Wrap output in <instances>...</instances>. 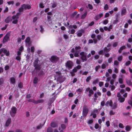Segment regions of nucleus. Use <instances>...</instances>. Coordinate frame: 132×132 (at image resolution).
Masks as SVG:
<instances>
[{
    "mask_svg": "<svg viewBox=\"0 0 132 132\" xmlns=\"http://www.w3.org/2000/svg\"><path fill=\"white\" fill-rule=\"evenodd\" d=\"M86 91H88L89 93L93 94L94 92L92 89H90V88H87L86 89Z\"/></svg>",
    "mask_w": 132,
    "mask_h": 132,
    "instance_id": "nucleus-19",
    "label": "nucleus"
},
{
    "mask_svg": "<svg viewBox=\"0 0 132 132\" xmlns=\"http://www.w3.org/2000/svg\"><path fill=\"white\" fill-rule=\"evenodd\" d=\"M122 55H121L118 56V60L119 61H120L122 60Z\"/></svg>",
    "mask_w": 132,
    "mask_h": 132,
    "instance_id": "nucleus-39",
    "label": "nucleus"
},
{
    "mask_svg": "<svg viewBox=\"0 0 132 132\" xmlns=\"http://www.w3.org/2000/svg\"><path fill=\"white\" fill-rule=\"evenodd\" d=\"M16 59L17 60H19V61H20L21 59L20 56L17 55L16 57Z\"/></svg>",
    "mask_w": 132,
    "mask_h": 132,
    "instance_id": "nucleus-42",
    "label": "nucleus"
},
{
    "mask_svg": "<svg viewBox=\"0 0 132 132\" xmlns=\"http://www.w3.org/2000/svg\"><path fill=\"white\" fill-rule=\"evenodd\" d=\"M44 102V100L42 99L39 100H37L38 104L39 103H42Z\"/></svg>",
    "mask_w": 132,
    "mask_h": 132,
    "instance_id": "nucleus-48",
    "label": "nucleus"
},
{
    "mask_svg": "<svg viewBox=\"0 0 132 132\" xmlns=\"http://www.w3.org/2000/svg\"><path fill=\"white\" fill-rule=\"evenodd\" d=\"M112 101L111 100H109L108 101L105 103V105L107 106H111L112 104Z\"/></svg>",
    "mask_w": 132,
    "mask_h": 132,
    "instance_id": "nucleus-15",
    "label": "nucleus"
},
{
    "mask_svg": "<svg viewBox=\"0 0 132 132\" xmlns=\"http://www.w3.org/2000/svg\"><path fill=\"white\" fill-rule=\"evenodd\" d=\"M87 13V12L86 11H85L84 14L82 15L81 18L82 19L85 18L86 16Z\"/></svg>",
    "mask_w": 132,
    "mask_h": 132,
    "instance_id": "nucleus-27",
    "label": "nucleus"
},
{
    "mask_svg": "<svg viewBox=\"0 0 132 132\" xmlns=\"http://www.w3.org/2000/svg\"><path fill=\"white\" fill-rule=\"evenodd\" d=\"M38 60H36L34 62V65L36 69L39 70L40 69L41 66L39 64H38Z\"/></svg>",
    "mask_w": 132,
    "mask_h": 132,
    "instance_id": "nucleus-8",
    "label": "nucleus"
},
{
    "mask_svg": "<svg viewBox=\"0 0 132 132\" xmlns=\"http://www.w3.org/2000/svg\"><path fill=\"white\" fill-rule=\"evenodd\" d=\"M117 45H118V43L115 42L113 43L112 46L113 47H115L117 46Z\"/></svg>",
    "mask_w": 132,
    "mask_h": 132,
    "instance_id": "nucleus-54",
    "label": "nucleus"
},
{
    "mask_svg": "<svg viewBox=\"0 0 132 132\" xmlns=\"http://www.w3.org/2000/svg\"><path fill=\"white\" fill-rule=\"evenodd\" d=\"M83 90V88H79L76 90L77 92H82Z\"/></svg>",
    "mask_w": 132,
    "mask_h": 132,
    "instance_id": "nucleus-45",
    "label": "nucleus"
},
{
    "mask_svg": "<svg viewBox=\"0 0 132 132\" xmlns=\"http://www.w3.org/2000/svg\"><path fill=\"white\" fill-rule=\"evenodd\" d=\"M25 9H30L31 8V6L30 5H27L25 4V6H24Z\"/></svg>",
    "mask_w": 132,
    "mask_h": 132,
    "instance_id": "nucleus-29",
    "label": "nucleus"
},
{
    "mask_svg": "<svg viewBox=\"0 0 132 132\" xmlns=\"http://www.w3.org/2000/svg\"><path fill=\"white\" fill-rule=\"evenodd\" d=\"M12 20V18L11 16H9L5 20V22L6 23H8Z\"/></svg>",
    "mask_w": 132,
    "mask_h": 132,
    "instance_id": "nucleus-16",
    "label": "nucleus"
},
{
    "mask_svg": "<svg viewBox=\"0 0 132 132\" xmlns=\"http://www.w3.org/2000/svg\"><path fill=\"white\" fill-rule=\"evenodd\" d=\"M56 97V96H54L52 98H51L49 101L48 102L49 104H52L53 102V101H54V100H55Z\"/></svg>",
    "mask_w": 132,
    "mask_h": 132,
    "instance_id": "nucleus-17",
    "label": "nucleus"
},
{
    "mask_svg": "<svg viewBox=\"0 0 132 132\" xmlns=\"http://www.w3.org/2000/svg\"><path fill=\"white\" fill-rule=\"evenodd\" d=\"M114 72L116 73H117L119 72V70L118 68L115 67H114Z\"/></svg>",
    "mask_w": 132,
    "mask_h": 132,
    "instance_id": "nucleus-30",
    "label": "nucleus"
},
{
    "mask_svg": "<svg viewBox=\"0 0 132 132\" xmlns=\"http://www.w3.org/2000/svg\"><path fill=\"white\" fill-rule=\"evenodd\" d=\"M43 126V125H42L41 124L38 125L37 127V129H40Z\"/></svg>",
    "mask_w": 132,
    "mask_h": 132,
    "instance_id": "nucleus-47",
    "label": "nucleus"
},
{
    "mask_svg": "<svg viewBox=\"0 0 132 132\" xmlns=\"http://www.w3.org/2000/svg\"><path fill=\"white\" fill-rule=\"evenodd\" d=\"M63 37L65 39H67L68 38V36L66 34L64 35Z\"/></svg>",
    "mask_w": 132,
    "mask_h": 132,
    "instance_id": "nucleus-61",
    "label": "nucleus"
},
{
    "mask_svg": "<svg viewBox=\"0 0 132 132\" xmlns=\"http://www.w3.org/2000/svg\"><path fill=\"white\" fill-rule=\"evenodd\" d=\"M104 83L103 82H99V85L100 87H101L103 85Z\"/></svg>",
    "mask_w": 132,
    "mask_h": 132,
    "instance_id": "nucleus-51",
    "label": "nucleus"
},
{
    "mask_svg": "<svg viewBox=\"0 0 132 132\" xmlns=\"http://www.w3.org/2000/svg\"><path fill=\"white\" fill-rule=\"evenodd\" d=\"M128 104L132 107V100H129L128 101Z\"/></svg>",
    "mask_w": 132,
    "mask_h": 132,
    "instance_id": "nucleus-40",
    "label": "nucleus"
},
{
    "mask_svg": "<svg viewBox=\"0 0 132 132\" xmlns=\"http://www.w3.org/2000/svg\"><path fill=\"white\" fill-rule=\"evenodd\" d=\"M80 54L81 56L80 58L82 62H84L87 60L86 55L84 52H81Z\"/></svg>",
    "mask_w": 132,
    "mask_h": 132,
    "instance_id": "nucleus-4",
    "label": "nucleus"
},
{
    "mask_svg": "<svg viewBox=\"0 0 132 132\" xmlns=\"http://www.w3.org/2000/svg\"><path fill=\"white\" fill-rule=\"evenodd\" d=\"M93 122V120H88V123L89 124H90L92 123Z\"/></svg>",
    "mask_w": 132,
    "mask_h": 132,
    "instance_id": "nucleus-64",
    "label": "nucleus"
},
{
    "mask_svg": "<svg viewBox=\"0 0 132 132\" xmlns=\"http://www.w3.org/2000/svg\"><path fill=\"white\" fill-rule=\"evenodd\" d=\"M26 45V46H29L31 44L30 41V38L29 37H27L26 39L25 40Z\"/></svg>",
    "mask_w": 132,
    "mask_h": 132,
    "instance_id": "nucleus-11",
    "label": "nucleus"
},
{
    "mask_svg": "<svg viewBox=\"0 0 132 132\" xmlns=\"http://www.w3.org/2000/svg\"><path fill=\"white\" fill-rule=\"evenodd\" d=\"M18 87L20 88H22L23 86L22 84L21 83L19 84L18 85Z\"/></svg>",
    "mask_w": 132,
    "mask_h": 132,
    "instance_id": "nucleus-57",
    "label": "nucleus"
},
{
    "mask_svg": "<svg viewBox=\"0 0 132 132\" xmlns=\"http://www.w3.org/2000/svg\"><path fill=\"white\" fill-rule=\"evenodd\" d=\"M127 13V11L125 7L122 8L121 10V14L122 16H123L126 14Z\"/></svg>",
    "mask_w": 132,
    "mask_h": 132,
    "instance_id": "nucleus-12",
    "label": "nucleus"
},
{
    "mask_svg": "<svg viewBox=\"0 0 132 132\" xmlns=\"http://www.w3.org/2000/svg\"><path fill=\"white\" fill-rule=\"evenodd\" d=\"M76 63L78 64H80L81 63V62L80 60L78 59L76 60Z\"/></svg>",
    "mask_w": 132,
    "mask_h": 132,
    "instance_id": "nucleus-43",
    "label": "nucleus"
},
{
    "mask_svg": "<svg viewBox=\"0 0 132 132\" xmlns=\"http://www.w3.org/2000/svg\"><path fill=\"white\" fill-rule=\"evenodd\" d=\"M106 125L107 127H108L110 126V123L109 121H107L106 122Z\"/></svg>",
    "mask_w": 132,
    "mask_h": 132,
    "instance_id": "nucleus-50",
    "label": "nucleus"
},
{
    "mask_svg": "<svg viewBox=\"0 0 132 132\" xmlns=\"http://www.w3.org/2000/svg\"><path fill=\"white\" fill-rule=\"evenodd\" d=\"M40 27L41 29L40 31L42 33L44 31V29L43 28V27L41 25L40 26Z\"/></svg>",
    "mask_w": 132,
    "mask_h": 132,
    "instance_id": "nucleus-55",
    "label": "nucleus"
},
{
    "mask_svg": "<svg viewBox=\"0 0 132 132\" xmlns=\"http://www.w3.org/2000/svg\"><path fill=\"white\" fill-rule=\"evenodd\" d=\"M130 129V127L129 126H127L126 127V130L127 131H129Z\"/></svg>",
    "mask_w": 132,
    "mask_h": 132,
    "instance_id": "nucleus-52",
    "label": "nucleus"
},
{
    "mask_svg": "<svg viewBox=\"0 0 132 132\" xmlns=\"http://www.w3.org/2000/svg\"><path fill=\"white\" fill-rule=\"evenodd\" d=\"M98 82V80L96 79V80H95L93 81V84H97Z\"/></svg>",
    "mask_w": 132,
    "mask_h": 132,
    "instance_id": "nucleus-58",
    "label": "nucleus"
},
{
    "mask_svg": "<svg viewBox=\"0 0 132 132\" xmlns=\"http://www.w3.org/2000/svg\"><path fill=\"white\" fill-rule=\"evenodd\" d=\"M110 107L112 109H116L117 107L116 103H114L113 104L112 103V104Z\"/></svg>",
    "mask_w": 132,
    "mask_h": 132,
    "instance_id": "nucleus-21",
    "label": "nucleus"
},
{
    "mask_svg": "<svg viewBox=\"0 0 132 132\" xmlns=\"http://www.w3.org/2000/svg\"><path fill=\"white\" fill-rule=\"evenodd\" d=\"M109 87L111 88V89L112 90H114L115 88V87L114 86L111 85L109 86Z\"/></svg>",
    "mask_w": 132,
    "mask_h": 132,
    "instance_id": "nucleus-35",
    "label": "nucleus"
},
{
    "mask_svg": "<svg viewBox=\"0 0 132 132\" xmlns=\"http://www.w3.org/2000/svg\"><path fill=\"white\" fill-rule=\"evenodd\" d=\"M108 64L107 63H106L105 64L103 63L101 66V68L103 69H104L106 68V67L108 66Z\"/></svg>",
    "mask_w": 132,
    "mask_h": 132,
    "instance_id": "nucleus-28",
    "label": "nucleus"
},
{
    "mask_svg": "<svg viewBox=\"0 0 132 132\" xmlns=\"http://www.w3.org/2000/svg\"><path fill=\"white\" fill-rule=\"evenodd\" d=\"M126 47L125 46H123L121 47L118 50V52L119 53H121V51L124 49L126 48Z\"/></svg>",
    "mask_w": 132,
    "mask_h": 132,
    "instance_id": "nucleus-24",
    "label": "nucleus"
},
{
    "mask_svg": "<svg viewBox=\"0 0 132 132\" xmlns=\"http://www.w3.org/2000/svg\"><path fill=\"white\" fill-rule=\"evenodd\" d=\"M91 79V76H88L87 77L86 79V81L87 82H88L89 81V80Z\"/></svg>",
    "mask_w": 132,
    "mask_h": 132,
    "instance_id": "nucleus-41",
    "label": "nucleus"
},
{
    "mask_svg": "<svg viewBox=\"0 0 132 132\" xmlns=\"http://www.w3.org/2000/svg\"><path fill=\"white\" fill-rule=\"evenodd\" d=\"M62 129H61V128L60 127H59V130H60L59 132H63V130L64 129L66 128L65 125L64 124L61 125V126Z\"/></svg>",
    "mask_w": 132,
    "mask_h": 132,
    "instance_id": "nucleus-13",
    "label": "nucleus"
},
{
    "mask_svg": "<svg viewBox=\"0 0 132 132\" xmlns=\"http://www.w3.org/2000/svg\"><path fill=\"white\" fill-rule=\"evenodd\" d=\"M24 6H25V4H24L22 5L21 7H20L19 9V11L20 12H21L24 9H25Z\"/></svg>",
    "mask_w": 132,
    "mask_h": 132,
    "instance_id": "nucleus-23",
    "label": "nucleus"
},
{
    "mask_svg": "<svg viewBox=\"0 0 132 132\" xmlns=\"http://www.w3.org/2000/svg\"><path fill=\"white\" fill-rule=\"evenodd\" d=\"M73 66V63L71 61H68L66 64V66L69 69H71Z\"/></svg>",
    "mask_w": 132,
    "mask_h": 132,
    "instance_id": "nucleus-9",
    "label": "nucleus"
},
{
    "mask_svg": "<svg viewBox=\"0 0 132 132\" xmlns=\"http://www.w3.org/2000/svg\"><path fill=\"white\" fill-rule=\"evenodd\" d=\"M55 76V79H57V81L60 83L63 82L65 80L64 78L61 75L60 72H56Z\"/></svg>",
    "mask_w": 132,
    "mask_h": 132,
    "instance_id": "nucleus-1",
    "label": "nucleus"
},
{
    "mask_svg": "<svg viewBox=\"0 0 132 132\" xmlns=\"http://www.w3.org/2000/svg\"><path fill=\"white\" fill-rule=\"evenodd\" d=\"M11 118H9L7 119L6 123L5 125L6 126H8L10 124L11 122Z\"/></svg>",
    "mask_w": 132,
    "mask_h": 132,
    "instance_id": "nucleus-22",
    "label": "nucleus"
},
{
    "mask_svg": "<svg viewBox=\"0 0 132 132\" xmlns=\"http://www.w3.org/2000/svg\"><path fill=\"white\" fill-rule=\"evenodd\" d=\"M113 60V58L112 57H110L109 58L108 61L109 63H110L112 62Z\"/></svg>",
    "mask_w": 132,
    "mask_h": 132,
    "instance_id": "nucleus-38",
    "label": "nucleus"
},
{
    "mask_svg": "<svg viewBox=\"0 0 132 132\" xmlns=\"http://www.w3.org/2000/svg\"><path fill=\"white\" fill-rule=\"evenodd\" d=\"M20 15V13H16V15H14L12 16V20H13L12 23L14 24H16L18 22V19L19 17V16Z\"/></svg>",
    "mask_w": 132,
    "mask_h": 132,
    "instance_id": "nucleus-2",
    "label": "nucleus"
},
{
    "mask_svg": "<svg viewBox=\"0 0 132 132\" xmlns=\"http://www.w3.org/2000/svg\"><path fill=\"white\" fill-rule=\"evenodd\" d=\"M108 22V19H106L104 20L103 22V23L105 25L107 24Z\"/></svg>",
    "mask_w": 132,
    "mask_h": 132,
    "instance_id": "nucleus-31",
    "label": "nucleus"
},
{
    "mask_svg": "<svg viewBox=\"0 0 132 132\" xmlns=\"http://www.w3.org/2000/svg\"><path fill=\"white\" fill-rule=\"evenodd\" d=\"M3 53L5 54L6 55L8 56L9 55V52L8 50H7L6 49L4 48Z\"/></svg>",
    "mask_w": 132,
    "mask_h": 132,
    "instance_id": "nucleus-20",
    "label": "nucleus"
},
{
    "mask_svg": "<svg viewBox=\"0 0 132 132\" xmlns=\"http://www.w3.org/2000/svg\"><path fill=\"white\" fill-rule=\"evenodd\" d=\"M16 112V109L14 107H13L11 108V111L10 112V113L11 116L12 117H14Z\"/></svg>",
    "mask_w": 132,
    "mask_h": 132,
    "instance_id": "nucleus-7",
    "label": "nucleus"
},
{
    "mask_svg": "<svg viewBox=\"0 0 132 132\" xmlns=\"http://www.w3.org/2000/svg\"><path fill=\"white\" fill-rule=\"evenodd\" d=\"M123 33L124 34H126L127 33V31L125 29H123Z\"/></svg>",
    "mask_w": 132,
    "mask_h": 132,
    "instance_id": "nucleus-62",
    "label": "nucleus"
},
{
    "mask_svg": "<svg viewBox=\"0 0 132 132\" xmlns=\"http://www.w3.org/2000/svg\"><path fill=\"white\" fill-rule=\"evenodd\" d=\"M112 25L110 24L108 28V31H110L112 29Z\"/></svg>",
    "mask_w": 132,
    "mask_h": 132,
    "instance_id": "nucleus-59",
    "label": "nucleus"
},
{
    "mask_svg": "<svg viewBox=\"0 0 132 132\" xmlns=\"http://www.w3.org/2000/svg\"><path fill=\"white\" fill-rule=\"evenodd\" d=\"M119 82L120 84H122L123 83V81L122 79L121 78H120L119 79Z\"/></svg>",
    "mask_w": 132,
    "mask_h": 132,
    "instance_id": "nucleus-37",
    "label": "nucleus"
},
{
    "mask_svg": "<svg viewBox=\"0 0 132 132\" xmlns=\"http://www.w3.org/2000/svg\"><path fill=\"white\" fill-rule=\"evenodd\" d=\"M58 126L57 123L54 122H52L51 124V126L55 128L57 127Z\"/></svg>",
    "mask_w": 132,
    "mask_h": 132,
    "instance_id": "nucleus-25",
    "label": "nucleus"
},
{
    "mask_svg": "<svg viewBox=\"0 0 132 132\" xmlns=\"http://www.w3.org/2000/svg\"><path fill=\"white\" fill-rule=\"evenodd\" d=\"M101 66L100 65H98L95 68V70L96 71H97L100 68Z\"/></svg>",
    "mask_w": 132,
    "mask_h": 132,
    "instance_id": "nucleus-44",
    "label": "nucleus"
},
{
    "mask_svg": "<svg viewBox=\"0 0 132 132\" xmlns=\"http://www.w3.org/2000/svg\"><path fill=\"white\" fill-rule=\"evenodd\" d=\"M81 47L79 46H76L75 48V52L74 54V56L76 57H77L79 56V54L80 51Z\"/></svg>",
    "mask_w": 132,
    "mask_h": 132,
    "instance_id": "nucleus-6",
    "label": "nucleus"
},
{
    "mask_svg": "<svg viewBox=\"0 0 132 132\" xmlns=\"http://www.w3.org/2000/svg\"><path fill=\"white\" fill-rule=\"evenodd\" d=\"M118 100L120 102L122 103L124 102L125 100V98L123 97H121L119 98Z\"/></svg>",
    "mask_w": 132,
    "mask_h": 132,
    "instance_id": "nucleus-26",
    "label": "nucleus"
},
{
    "mask_svg": "<svg viewBox=\"0 0 132 132\" xmlns=\"http://www.w3.org/2000/svg\"><path fill=\"white\" fill-rule=\"evenodd\" d=\"M4 80L3 78H0V85L2 84L4 82Z\"/></svg>",
    "mask_w": 132,
    "mask_h": 132,
    "instance_id": "nucleus-32",
    "label": "nucleus"
},
{
    "mask_svg": "<svg viewBox=\"0 0 132 132\" xmlns=\"http://www.w3.org/2000/svg\"><path fill=\"white\" fill-rule=\"evenodd\" d=\"M114 64L115 65H118L119 64V62L117 61H116V60L114 61Z\"/></svg>",
    "mask_w": 132,
    "mask_h": 132,
    "instance_id": "nucleus-46",
    "label": "nucleus"
},
{
    "mask_svg": "<svg viewBox=\"0 0 132 132\" xmlns=\"http://www.w3.org/2000/svg\"><path fill=\"white\" fill-rule=\"evenodd\" d=\"M88 73V71H85L84 72H83L82 73V75H87Z\"/></svg>",
    "mask_w": 132,
    "mask_h": 132,
    "instance_id": "nucleus-63",
    "label": "nucleus"
},
{
    "mask_svg": "<svg viewBox=\"0 0 132 132\" xmlns=\"http://www.w3.org/2000/svg\"><path fill=\"white\" fill-rule=\"evenodd\" d=\"M109 16V13H106L105 15L104 18H106L108 17Z\"/></svg>",
    "mask_w": 132,
    "mask_h": 132,
    "instance_id": "nucleus-49",
    "label": "nucleus"
},
{
    "mask_svg": "<svg viewBox=\"0 0 132 132\" xmlns=\"http://www.w3.org/2000/svg\"><path fill=\"white\" fill-rule=\"evenodd\" d=\"M10 83L12 84H14L15 82V79L14 77H11L10 78Z\"/></svg>",
    "mask_w": 132,
    "mask_h": 132,
    "instance_id": "nucleus-18",
    "label": "nucleus"
},
{
    "mask_svg": "<svg viewBox=\"0 0 132 132\" xmlns=\"http://www.w3.org/2000/svg\"><path fill=\"white\" fill-rule=\"evenodd\" d=\"M38 80V79L36 77L35 78H34L33 80L34 83L35 84H36Z\"/></svg>",
    "mask_w": 132,
    "mask_h": 132,
    "instance_id": "nucleus-33",
    "label": "nucleus"
},
{
    "mask_svg": "<svg viewBox=\"0 0 132 132\" xmlns=\"http://www.w3.org/2000/svg\"><path fill=\"white\" fill-rule=\"evenodd\" d=\"M47 132H52V129L51 127H49L47 129Z\"/></svg>",
    "mask_w": 132,
    "mask_h": 132,
    "instance_id": "nucleus-36",
    "label": "nucleus"
},
{
    "mask_svg": "<svg viewBox=\"0 0 132 132\" xmlns=\"http://www.w3.org/2000/svg\"><path fill=\"white\" fill-rule=\"evenodd\" d=\"M10 32H8L6 34L2 42L3 43H5L8 41L10 36Z\"/></svg>",
    "mask_w": 132,
    "mask_h": 132,
    "instance_id": "nucleus-5",
    "label": "nucleus"
},
{
    "mask_svg": "<svg viewBox=\"0 0 132 132\" xmlns=\"http://www.w3.org/2000/svg\"><path fill=\"white\" fill-rule=\"evenodd\" d=\"M110 50V48H107V47H105L104 48V52H108Z\"/></svg>",
    "mask_w": 132,
    "mask_h": 132,
    "instance_id": "nucleus-34",
    "label": "nucleus"
},
{
    "mask_svg": "<svg viewBox=\"0 0 132 132\" xmlns=\"http://www.w3.org/2000/svg\"><path fill=\"white\" fill-rule=\"evenodd\" d=\"M104 9L105 10H107L108 9V5L106 4L104 6Z\"/></svg>",
    "mask_w": 132,
    "mask_h": 132,
    "instance_id": "nucleus-53",
    "label": "nucleus"
},
{
    "mask_svg": "<svg viewBox=\"0 0 132 132\" xmlns=\"http://www.w3.org/2000/svg\"><path fill=\"white\" fill-rule=\"evenodd\" d=\"M103 16V14L102 13H100L97 15L95 16V20H97L101 18Z\"/></svg>",
    "mask_w": 132,
    "mask_h": 132,
    "instance_id": "nucleus-14",
    "label": "nucleus"
},
{
    "mask_svg": "<svg viewBox=\"0 0 132 132\" xmlns=\"http://www.w3.org/2000/svg\"><path fill=\"white\" fill-rule=\"evenodd\" d=\"M131 64V62L130 61H128L126 63V66H128Z\"/></svg>",
    "mask_w": 132,
    "mask_h": 132,
    "instance_id": "nucleus-60",
    "label": "nucleus"
},
{
    "mask_svg": "<svg viewBox=\"0 0 132 132\" xmlns=\"http://www.w3.org/2000/svg\"><path fill=\"white\" fill-rule=\"evenodd\" d=\"M35 51V48L34 47L32 46L31 48V51L32 52H33Z\"/></svg>",
    "mask_w": 132,
    "mask_h": 132,
    "instance_id": "nucleus-56",
    "label": "nucleus"
},
{
    "mask_svg": "<svg viewBox=\"0 0 132 132\" xmlns=\"http://www.w3.org/2000/svg\"><path fill=\"white\" fill-rule=\"evenodd\" d=\"M59 59V58L56 56H52L51 57L50 61L54 63L57 61Z\"/></svg>",
    "mask_w": 132,
    "mask_h": 132,
    "instance_id": "nucleus-10",
    "label": "nucleus"
},
{
    "mask_svg": "<svg viewBox=\"0 0 132 132\" xmlns=\"http://www.w3.org/2000/svg\"><path fill=\"white\" fill-rule=\"evenodd\" d=\"M89 111L88 108L86 106L83 107L82 111V116L84 117H85L87 115Z\"/></svg>",
    "mask_w": 132,
    "mask_h": 132,
    "instance_id": "nucleus-3",
    "label": "nucleus"
}]
</instances>
